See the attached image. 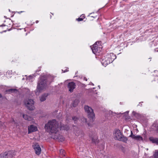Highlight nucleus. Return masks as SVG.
<instances>
[{
	"instance_id": "obj_31",
	"label": "nucleus",
	"mask_w": 158,
	"mask_h": 158,
	"mask_svg": "<svg viewBox=\"0 0 158 158\" xmlns=\"http://www.w3.org/2000/svg\"><path fill=\"white\" fill-rule=\"evenodd\" d=\"M88 126H90V123H88Z\"/></svg>"
},
{
	"instance_id": "obj_2",
	"label": "nucleus",
	"mask_w": 158,
	"mask_h": 158,
	"mask_svg": "<svg viewBox=\"0 0 158 158\" xmlns=\"http://www.w3.org/2000/svg\"><path fill=\"white\" fill-rule=\"evenodd\" d=\"M46 80L44 77H42L40 81H39L38 84L37 89L35 91L36 95L39 94L42 90L45 89L47 86Z\"/></svg>"
},
{
	"instance_id": "obj_33",
	"label": "nucleus",
	"mask_w": 158,
	"mask_h": 158,
	"mask_svg": "<svg viewBox=\"0 0 158 158\" xmlns=\"http://www.w3.org/2000/svg\"><path fill=\"white\" fill-rule=\"evenodd\" d=\"M3 26H5V25H3ZM3 26V25H1V26Z\"/></svg>"
},
{
	"instance_id": "obj_17",
	"label": "nucleus",
	"mask_w": 158,
	"mask_h": 158,
	"mask_svg": "<svg viewBox=\"0 0 158 158\" xmlns=\"http://www.w3.org/2000/svg\"><path fill=\"white\" fill-rule=\"evenodd\" d=\"M23 117L26 120H27L28 121H31L32 119V117L28 116L27 115H25L23 114Z\"/></svg>"
},
{
	"instance_id": "obj_15",
	"label": "nucleus",
	"mask_w": 158,
	"mask_h": 158,
	"mask_svg": "<svg viewBox=\"0 0 158 158\" xmlns=\"http://www.w3.org/2000/svg\"><path fill=\"white\" fill-rule=\"evenodd\" d=\"M48 95V94L46 93L42 95L40 97V101L42 102L45 101Z\"/></svg>"
},
{
	"instance_id": "obj_9",
	"label": "nucleus",
	"mask_w": 158,
	"mask_h": 158,
	"mask_svg": "<svg viewBox=\"0 0 158 158\" xmlns=\"http://www.w3.org/2000/svg\"><path fill=\"white\" fill-rule=\"evenodd\" d=\"M33 146L35 153L37 155H40L41 151V148L40 146L38 143H36Z\"/></svg>"
},
{
	"instance_id": "obj_27",
	"label": "nucleus",
	"mask_w": 158,
	"mask_h": 158,
	"mask_svg": "<svg viewBox=\"0 0 158 158\" xmlns=\"http://www.w3.org/2000/svg\"><path fill=\"white\" fill-rule=\"evenodd\" d=\"M38 21L37 20L36 21V23H38Z\"/></svg>"
},
{
	"instance_id": "obj_10",
	"label": "nucleus",
	"mask_w": 158,
	"mask_h": 158,
	"mask_svg": "<svg viewBox=\"0 0 158 158\" xmlns=\"http://www.w3.org/2000/svg\"><path fill=\"white\" fill-rule=\"evenodd\" d=\"M76 85L73 82H71L68 83V87L69 88V90L70 93H72L74 89L75 88Z\"/></svg>"
},
{
	"instance_id": "obj_11",
	"label": "nucleus",
	"mask_w": 158,
	"mask_h": 158,
	"mask_svg": "<svg viewBox=\"0 0 158 158\" xmlns=\"http://www.w3.org/2000/svg\"><path fill=\"white\" fill-rule=\"evenodd\" d=\"M55 134L54 135H53L52 137V138L54 139H60V141H63L64 140V139L62 136H60L58 134L56 133H54Z\"/></svg>"
},
{
	"instance_id": "obj_30",
	"label": "nucleus",
	"mask_w": 158,
	"mask_h": 158,
	"mask_svg": "<svg viewBox=\"0 0 158 158\" xmlns=\"http://www.w3.org/2000/svg\"><path fill=\"white\" fill-rule=\"evenodd\" d=\"M2 97V96L1 94H0V98H1Z\"/></svg>"
},
{
	"instance_id": "obj_32",
	"label": "nucleus",
	"mask_w": 158,
	"mask_h": 158,
	"mask_svg": "<svg viewBox=\"0 0 158 158\" xmlns=\"http://www.w3.org/2000/svg\"><path fill=\"white\" fill-rule=\"evenodd\" d=\"M82 17L83 18V17L84 18H85V17L84 16H82Z\"/></svg>"
},
{
	"instance_id": "obj_21",
	"label": "nucleus",
	"mask_w": 158,
	"mask_h": 158,
	"mask_svg": "<svg viewBox=\"0 0 158 158\" xmlns=\"http://www.w3.org/2000/svg\"><path fill=\"white\" fill-rule=\"evenodd\" d=\"M153 156L154 158H158V150L155 151Z\"/></svg>"
},
{
	"instance_id": "obj_18",
	"label": "nucleus",
	"mask_w": 158,
	"mask_h": 158,
	"mask_svg": "<svg viewBox=\"0 0 158 158\" xmlns=\"http://www.w3.org/2000/svg\"><path fill=\"white\" fill-rule=\"evenodd\" d=\"M119 140L122 141L124 142H126L127 140V139L122 135V136L121 138H120V139H119Z\"/></svg>"
},
{
	"instance_id": "obj_25",
	"label": "nucleus",
	"mask_w": 158,
	"mask_h": 158,
	"mask_svg": "<svg viewBox=\"0 0 158 158\" xmlns=\"http://www.w3.org/2000/svg\"><path fill=\"white\" fill-rule=\"evenodd\" d=\"M68 68H67L65 70H62V71H63L64 73H65L66 72H67L68 70Z\"/></svg>"
},
{
	"instance_id": "obj_5",
	"label": "nucleus",
	"mask_w": 158,
	"mask_h": 158,
	"mask_svg": "<svg viewBox=\"0 0 158 158\" xmlns=\"http://www.w3.org/2000/svg\"><path fill=\"white\" fill-rule=\"evenodd\" d=\"M14 151H6L0 154V158H12L14 155Z\"/></svg>"
},
{
	"instance_id": "obj_1",
	"label": "nucleus",
	"mask_w": 158,
	"mask_h": 158,
	"mask_svg": "<svg viewBox=\"0 0 158 158\" xmlns=\"http://www.w3.org/2000/svg\"><path fill=\"white\" fill-rule=\"evenodd\" d=\"M59 123L55 120H50L45 124L44 128L48 132L56 133L58 131Z\"/></svg>"
},
{
	"instance_id": "obj_22",
	"label": "nucleus",
	"mask_w": 158,
	"mask_h": 158,
	"mask_svg": "<svg viewBox=\"0 0 158 158\" xmlns=\"http://www.w3.org/2000/svg\"><path fill=\"white\" fill-rule=\"evenodd\" d=\"M81 121L84 123L86 124L87 123V119L84 117H83L81 118Z\"/></svg>"
},
{
	"instance_id": "obj_35",
	"label": "nucleus",
	"mask_w": 158,
	"mask_h": 158,
	"mask_svg": "<svg viewBox=\"0 0 158 158\" xmlns=\"http://www.w3.org/2000/svg\"><path fill=\"white\" fill-rule=\"evenodd\" d=\"M147 150H148V148L147 149Z\"/></svg>"
},
{
	"instance_id": "obj_23",
	"label": "nucleus",
	"mask_w": 158,
	"mask_h": 158,
	"mask_svg": "<svg viewBox=\"0 0 158 158\" xmlns=\"http://www.w3.org/2000/svg\"><path fill=\"white\" fill-rule=\"evenodd\" d=\"M16 91V89H10L8 90H7V92L9 93H12L15 92V91Z\"/></svg>"
},
{
	"instance_id": "obj_34",
	"label": "nucleus",
	"mask_w": 158,
	"mask_h": 158,
	"mask_svg": "<svg viewBox=\"0 0 158 158\" xmlns=\"http://www.w3.org/2000/svg\"><path fill=\"white\" fill-rule=\"evenodd\" d=\"M13 122H14H14H14V120H13Z\"/></svg>"
},
{
	"instance_id": "obj_4",
	"label": "nucleus",
	"mask_w": 158,
	"mask_h": 158,
	"mask_svg": "<svg viewBox=\"0 0 158 158\" xmlns=\"http://www.w3.org/2000/svg\"><path fill=\"white\" fill-rule=\"evenodd\" d=\"M84 108L85 111L87 113L88 118H89L91 121H94V118L95 117V114L92 109L88 106H85Z\"/></svg>"
},
{
	"instance_id": "obj_20",
	"label": "nucleus",
	"mask_w": 158,
	"mask_h": 158,
	"mask_svg": "<svg viewBox=\"0 0 158 158\" xmlns=\"http://www.w3.org/2000/svg\"><path fill=\"white\" fill-rule=\"evenodd\" d=\"M72 119L75 123H77L78 121V119L77 118L76 116H73L72 117Z\"/></svg>"
},
{
	"instance_id": "obj_3",
	"label": "nucleus",
	"mask_w": 158,
	"mask_h": 158,
	"mask_svg": "<svg viewBox=\"0 0 158 158\" xmlns=\"http://www.w3.org/2000/svg\"><path fill=\"white\" fill-rule=\"evenodd\" d=\"M116 56L113 53L106 55L105 58H102V63L103 65L108 64L111 63L116 58Z\"/></svg>"
},
{
	"instance_id": "obj_13",
	"label": "nucleus",
	"mask_w": 158,
	"mask_h": 158,
	"mask_svg": "<svg viewBox=\"0 0 158 158\" xmlns=\"http://www.w3.org/2000/svg\"><path fill=\"white\" fill-rule=\"evenodd\" d=\"M37 130V127L33 125H31L28 127V133L35 131Z\"/></svg>"
},
{
	"instance_id": "obj_7",
	"label": "nucleus",
	"mask_w": 158,
	"mask_h": 158,
	"mask_svg": "<svg viewBox=\"0 0 158 158\" xmlns=\"http://www.w3.org/2000/svg\"><path fill=\"white\" fill-rule=\"evenodd\" d=\"M99 42H96L91 48L92 52L94 54L99 53L100 51L101 48L99 47H98L97 46L98 43L99 44Z\"/></svg>"
},
{
	"instance_id": "obj_19",
	"label": "nucleus",
	"mask_w": 158,
	"mask_h": 158,
	"mask_svg": "<svg viewBox=\"0 0 158 158\" xmlns=\"http://www.w3.org/2000/svg\"><path fill=\"white\" fill-rule=\"evenodd\" d=\"M79 102L78 100L77 99L75 100L73 103V107H76L78 104Z\"/></svg>"
},
{
	"instance_id": "obj_28",
	"label": "nucleus",
	"mask_w": 158,
	"mask_h": 158,
	"mask_svg": "<svg viewBox=\"0 0 158 158\" xmlns=\"http://www.w3.org/2000/svg\"><path fill=\"white\" fill-rule=\"evenodd\" d=\"M32 77L31 76H29V78H32Z\"/></svg>"
},
{
	"instance_id": "obj_26",
	"label": "nucleus",
	"mask_w": 158,
	"mask_h": 158,
	"mask_svg": "<svg viewBox=\"0 0 158 158\" xmlns=\"http://www.w3.org/2000/svg\"><path fill=\"white\" fill-rule=\"evenodd\" d=\"M84 79L86 81H87V79H86V78L85 77L84 78Z\"/></svg>"
},
{
	"instance_id": "obj_16",
	"label": "nucleus",
	"mask_w": 158,
	"mask_h": 158,
	"mask_svg": "<svg viewBox=\"0 0 158 158\" xmlns=\"http://www.w3.org/2000/svg\"><path fill=\"white\" fill-rule=\"evenodd\" d=\"M150 140L153 143L158 144V138H154L152 137H150L149 138Z\"/></svg>"
},
{
	"instance_id": "obj_14",
	"label": "nucleus",
	"mask_w": 158,
	"mask_h": 158,
	"mask_svg": "<svg viewBox=\"0 0 158 158\" xmlns=\"http://www.w3.org/2000/svg\"><path fill=\"white\" fill-rule=\"evenodd\" d=\"M90 138L92 140V143H96V142L98 139V137L95 134H92L90 135Z\"/></svg>"
},
{
	"instance_id": "obj_24",
	"label": "nucleus",
	"mask_w": 158,
	"mask_h": 158,
	"mask_svg": "<svg viewBox=\"0 0 158 158\" xmlns=\"http://www.w3.org/2000/svg\"><path fill=\"white\" fill-rule=\"evenodd\" d=\"M77 20L78 21H80L83 20V19L82 18H78L77 19Z\"/></svg>"
},
{
	"instance_id": "obj_8",
	"label": "nucleus",
	"mask_w": 158,
	"mask_h": 158,
	"mask_svg": "<svg viewBox=\"0 0 158 158\" xmlns=\"http://www.w3.org/2000/svg\"><path fill=\"white\" fill-rule=\"evenodd\" d=\"M114 139L117 140H118L120 139L122 136V134L120 130L118 129H116L114 131Z\"/></svg>"
},
{
	"instance_id": "obj_12",
	"label": "nucleus",
	"mask_w": 158,
	"mask_h": 158,
	"mask_svg": "<svg viewBox=\"0 0 158 158\" xmlns=\"http://www.w3.org/2000/svg\"><path fill=\"white\" fill-rule=\"evenodd\" d=\"M131 135L130 137H131L133 139L138 141H141L143 140L142 137L140 135H135L133 134L132 131H131Z\"/></svg>"
},
{
	"instance_id": "obj_29",
	"label": "nucleus",
	"mask_w": 158,
	"mask_h": 158,
	"mask_svg": "<svg viewBox=\"0 0 158 158\" xmlns=\"http://www.w3.org/2000/svg\"><path fill=\"white\" fill-rule=\"evenodd\" d=\"M157 131H158V126H157Z\"/></svg>"
},
{
	"instance_id": "obj_6",
	"label": "nucleus",
	"mask_w": 158,
	"mask_h": 158,
	"mask_svg": "<svg viewBox=\"0 0 158 158\" xmlns=\"http://www.w3.org/2000/svg\"><path fill=\"white\" fill-rule=\"evenodd\" d=\"M34 102L31 99H28L25 101V104L27 108L30 110H33Z\"/></svg>"
}]
</instances>
